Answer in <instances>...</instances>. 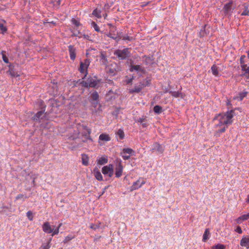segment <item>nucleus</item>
<instances>
[{"label":"nucleus","mask_w":249,"mask_h":249,"mask_svg":"<svg viewBox=\"0 0 249 249\" xmlns=\"http://www.w3.org/2000/svg\"><path fill=\"white\" fill-rule=\"evenodd\" d=\"M235 115L234 110L227 111L224 113L216 114L213 119L214 127L216 129L215 136L218 137L220 133L225 131L226 127L232 124V118Z\"/></svg>","instance_id":"f257e3e1"},{"label":"nucleus","mask_w":249,"mask_h":249,"mask_svg":"<svg viewBox=\"0 0 249 249\" xmlns=\"http://www.w3.org/2000/svg\"><path fill=\"white\" fill-rule=\"evenodd\" d=\"M114 54L116 56L119 60H125L129 58L131 55L130 49L125 48L123 50H116L114 52Z\"/></svg>","instance_id":"f03ea898"},{"label":"nucleus","mask_w":249,"mask_h":249,"mask_svg":"<svg viewBox=\"0 0 249 249\" xmlns=\"http://www.w3.org/2000/svg\"><path fill=\"white\" fill-rule=\"evenodd\" d=\"M150 84V80L147 79H145L142 81H141L139 83L136 84L133 89H129V92L130 93H139L144 87L149 86Z\"/></svg>","instance_id":"7ed1b4c3"},{"label":"nucleus","mask_w":249,"mask_h":249,"mask_svg":"<svg viewBox=\"0 0 249 249\" xmlns=\"http://www.w3.org/2000/svg\"><path fill=\"white\" fill-rule=\"evenodd\" d=\"M101 80H97L96 77H89L86 81L81 82V85L85 88H97L100 83Z\"/></svg>","instance_id":"20e7f679"},{"label":"nucleus","mask_w":249,"mask_h":249,"mask_svg":"<svg viewBox=\"0 0 249 249\" xmlns=\"http://www.w3.org/2000/svg\"><path fill=\"white\" fill-rule=\"evenodd\" d=\"M44 111L45 109L39 111L33 117V120L40 123L43 127H46V126L43 125V123H45L46 121H47L46 113H45Z\"/></svg>","instance_id":"39448f33"},{"label":"nucleus","mask_w":249,"mask_h":249,"mask_svg":"<svg viewBox=\"0 0 249 249\" xmlns=\"http://www.w3.org/2000/svg\"><path fill=\"white\" fill-rule=\"evenodd\" d=\"M124 167L120 159H117L115 160V176L117 178H120L122 176Z\"/></svg>","instance_id":"423d86ee"},{"label":"nucleus","mask_w":249,"mask_h":249,"mask_svg":"<svg viewBox=\"0 0 249 249\" xmlns=\"http://www.w3.org/2000/svg\"><path fill=\"white\" fill-rule=\"evenodd\" d=\"M102 172L104 175H107L109 178L112 177L114 174L113 166L111 164L104 166L102 169Z\"/></svg>","instance_id":"0eeeda50"},{"label":"nucleus","mask_w":249,"mask_h":249,"mask_svg":"<svg viewBox=\"0 0 249 249\" xmlns=\"http://www.w3.org/2000/svg\"><path fill=\"white\" fill-rule=\"evenodd\" d=\"M107 71L114 75L116 72L121 71V67L116 63H111L107 67Z\"/></svg>","instance_id":"6e6552de"},{"label":"nucleus","mask_w":249,"mask_h":249,"mask_svg":"<svg viewBox=\"0 0 249 249\" xmlns=\"http://www.w3.org/2000/svg\"><path fill=\"white\" fill-rule=\"evenodd\" d=\"M145 183V181L142 178H139L136 181L133 182L131 187V191L135 190L141 188Z\"/></svg>","instance_id":"1a4fd4ad"},{"label":"nucleus","mask_w":249,"mask_h":249,"mask_svg":"<svg viewBox=\"0 0 249 249\" xmlns=\"http://www.w3.org/2000/svg\"><path fill=\"white\" fill-rule=\"evenodd\" d=\"M240 65L241 70L244 69L246 67L249 66V58L245 55H242L240 58Z\"/></svg>","instance_id":"9d476101"},{"label":"nucleus","mask_w":249,"mask_h":249,"mask_svg":"<svg viewBox=\"0 0 249 249\" xmlns=\"http://www.w3.org/2000/svg\"><path fill=\"white\" fill-rule=\"evenodd\" d=\"M129 71L130 72L136 71L138 73L141 72L142 73H144L145 72L144 69L140 65H135L132 64V63H130L129 66Z\"/></svg>","instance_id":"9b49d317"},{"label":"nucleus","mask_w":249,"mask_h":249,"mask_svg":"<svg viewBox=\"0 0 249 249\" xmlns=\"http://www.w3.org/2000/svg\"><path fill=\"white\" fill-rule=\"evenodd\" d=\"M232 1H230L226 3L223 8V11L225 15H231L232 13L233 8H232Z\"/></svg>","instance_id":"f8f14e48"},{"label":"nucleus","mask_w":249,"mask_h":249,"mask_svg":"<svg viewBox=\"0 0 249 249\" xmlns=\"http://www.w3.org/2000/svg\"><path fill=\"white\" fill-rule=\"evenodd\" d=\"M115 30H116L115 29L114 30H113V29L110 30L107 36L108 37L116 40L117 41H118L120 39H121L122 38V36L118 33H117V34H115Z\"/></svg>","instance_id":"ddd939ff"},{"label":"nucleus","mask_w":249,"mask_h":249,"mask_svg":"<svg viewBox=\"0 0 249 249\" xmlns=\"http://www.w3.org/2000/svg\"><path fill=\"white\" fill-rule=\"evenodd\" d=\"M68 50L71 59L72 61H74L76 57L75 48L73 46L71 45L68 46Z\"/></svg>","instance_id":"4468645a"},{"label":"nucleus","mask_w":249,"mask_h":249,"mask_svg":"<svg viewBox=\"0 0 249 249\" xmlns=\"http://www.w3.org/2000/svg\"><path fill=\"white\" fill-rule=\"evenodd\" d=\"M42 230L47 233H51L53 232V229L48 222L44 223L42 225Z\"/></svg>","instance_id":"2eb2a0df"},{"label":"nucleus","mask_w":249,"mask_h":249,"mask_svg":"<svg viewBox=\"0 0 249 249\" xmlns=\"http://www.w3.org/2000/svg\"><path fill=\"white\" fill-rule=\"evenodd\" d=\"M152 150L158 151L160 153H162L164 151V148L161 145L157 142H155L152 146Z\"/></svg>","instance_id":"dca6fc26"},{"label":"nucleus","mask_w":249,"mask_h":249,"mask_svg":"<svg viewBox=\"0 0 249 249\" xmlns=\"http://www.w3.org/2000/svg\"><path fill=\"white\" fill-rule=\"evenodd\" d=\"M211 71L212 72V74L215 76H219L220 75V74L219 73V67L216 65H213L211 67Z\"/></svg>","instance_id":"f3484780"},{"label":"nucleus","mask_w":249,"mask_h":249,"mask_svg":"<svg viewBox=\"0 0 249 249\" xmlns=\"http://www.w3.org/2000/svg\"><path fill=\"white\" fill-rule=\"evenodd\" d=\"M241 70L242 73L240 74V76L244 77L246 78L247 81L249 82V66Z\"/></svg>","instance_id":"a211bd4d"},{"label":"nucleus","mask_w":249,"mask_h":249,"mask_svg":"<svg viewBox=\"0 0 249 249\" xmlns=\"http://www.w3.org/2000/svg\"><path fill=\"white\" fill-rule=\"evenodd\" d=\"M142 61L146 65H151L153 62V59L152 56L144 55L142 57Z\"/></svg>","instance_id":"6ab92c4d"},{"label":"nucleus","mask_w":249,"mask_h":249,"mask_svg":"<svg viewBox=\"0 0 249 249\" xmlns=\"http://www.w3.org/2000/svg\"><path fill=\"white\" fill-rule=\"evenodd\" d=\"M240 245L242 247H249V238L248 237H243L240 241Z\"/></svg>","instance_id":"aec40b11"},{"label":"nucleus","mask_w":249,"mask_h":249,"mask_svg":"<svg viewBox=\"0 0 249 249\" xmlns=\"http://www.w3.org/2000/svg\"><path fill=\"white\" fill-rule=\"evenodd\" d=\"M88 66H86L83 64V62H81L80 64L79 71L81 73H85L86 75L88 74Z\"/></svg>","instance_id":"412c9836"},{"label":"nucleus","mask_w":249,"mask_h":249,"mask_svg":"<svg viewBox=\"0 0 249 249\" xmlns=\"http://www.w3.org/2000/svg\"><path fill=\"white\" fill-rule=\"evenodd\" d=\"M244 7V10L243 12L241 13L242 16H249V5L244 3L243 5Z\"/></svg>","instance_id":"4be33fe9"},{"label":"nucleus","mask_w":249,"mask_h":249,"mask_svg":"<svg viewBox=\"0 0 249 249\" xmlns=\"http://www.w3.org/2000/svg\"><path fill=\"white\" fill-rule=\"evenodd\" d=\"M99 99V94L98 92L96 91H94L93 93H92L90 96V101H97Z\"/></svg>","instance_id":"5701e85b"},{"label":"nucleus","mask_w":249,"mask_h":249,"mask_svg":"<svg viewBox=\"0 0 249 249\" xmlns=\"http://www.w3.org/2000/svg\"><path fill=\"white\" fill-rule=\"evenodd\" d=\"M94 175L95 178L99 181L103 180V176L100 171L98 170H94Z\"/></svg>","instance_id":"b1692460"},{"label":"nucleus","mask_w":249,"mask_h":249,"mask_svg":"<svg viewBox=\"0 0 249 249\" xmlns=\"http://www.w3.org/2000/svg\"><path fill=\"white\" fill-rule=\"evenodd\" d=\"M99 140L101 141L107 142L110 140V138L108 134L103 133L100 135Z\"/></svg>","instance_id":"393cba45"},{"label":"nucleus","mask_w":249,"mask_h":249,"mask_svg":"<svg viewBox=\"0 0 249 249\" xmlns=\"http://www.w3.org/2000/svg\"><path fill=\"white\" fill-rule=\"evenodd\" d=\"M82 164L85 166L89 165V157L86 154H82Z\"/></svg>","instance_id":"a878e982"},{"label":"nucleus","mask_w":249,"mask_h":249,"mask_svg":"<svg viewBox=\"0 0 249 249\" xmlns=\"http://www.w3.org/2000/svg\"><path fill=\"white\" fill-rule=\"evenodd\" d=\"M169 93L175 98L181 97L183 98L182 93L180 91H170Z\"/></svg>","instance_id":"bb28decb"},{"label":"nucleus","mask_w":249,"mask_h":249,"mask_svg":"<svg viewBox=\"0 0 249 249\" xmlns=\"http://www.w3.org/2000/svg\"><path fill=\"white\" fill-rule=\"evenodd\" d=\"M108 161V160L107 157H102L101 158H99L97 160V163L99 164L100 165H103L106 163H107Z\"/></svg>","instance_id":"cd10ccee"},{"label":"nucleus","mask_w":249,"mask_h":249,"mask_svg":"<svg viewBox=\"0 0 249 249\" xmlns=\"http://www.w3.org/2000/svg\"><path fill=\"white\" fill-rule=\"evenodd\" d=\"M206 25L203 26L199 33V35L200 37L205 36L207 35V32L206 30Z\"/></svg>","instance_id":"c85d7f7f"},{"label":"nucleus","mask_w":249,"mask_h":249,"mask_svg":"<svg viewBox=\"0 0 249 249\" xmlns=\"http://www.w3.org/2000/svg\"><path fill=\"white\" fill-rule=\"evenodd\" d=\"M210 234L209 229H206L204 231V233L203 235L202 241L203 242H206L209 238V235Z\"/></svg>","instance_id":"c756f323"},{"label":"nucleus","mask_w":249,"mask_h":249,"mask_svg":"<svg viewBox=\"0 0 249 249\" xmlns=\"http://www.w3.org/2000/svg\"><path fill=\"white\" fill-rule=\"evenodd\" d=\"M4 21H0V31L2 34H4L7 32V28L4 25Z\"/></svg>","instance_id":"7c9ffc66"},{"label":"nucleus","mask_w":249,"mask_h":249,"mask_svg":"<svg viewBox=\"0 0 249 249\" xmlns=\"http://www.w3.org/2000/svg\"><path fill=\"white\" fill-rule=\"evenodd\" d=\"M9 72L10 74L12 77H18L19 76V74L17 72L15 71L13 68H12L11 65H10L9 66Z\"/></svg>","instance_id":"2f4dec72"},{"label":"nucleus","mask_w":249,"mask_h":249,"mask_svg":"<svg viewBox=\"0 0 249 249\" xmlns=\"http://www.w3.org/2000/svg\"><path fill=\"white\" fill-rule=\"evenodd\" d=\"M101 13V11L97 9H94L92 12V15L97 18H101L102 17Z\"/></svg>","instance_id":"473e14b6"},{"label":"nucleus","mask_w":249,"mask_h":249,"mask_svg":"<svg viewBox=\"0 0 249 249\" xmlns=\"http://www.w3.org/2000/svg\"><path fill=\"white\" fill-rule=\"evenodd\" d=\"M153 110L155 113L160 114L161 113L162 109L160 106L156 105L154 107Z\"/></svg>","instance_id":"72a5a7b5"},{"label":"nucleus","mask_w":249,"mask_h":249,"mask_svg":"<svg viewBox=\"0 0 249 249\" xmlns=\"http://www.w3.org/2000/svg\"><path fill=\"white\" fill-rule=\"evenodd\" d=\"M116 135L119 137L121 140H123L124 137V133L122 129H119L117 131Z\"/></svg>","instance_id":"f704fd0d"},{"label":"nucleus","mask_w":249,"mask_h":249,"mask_svg":"<svg viewBox=\"0 0 249 249\" xmlns=\"http://www.w3.org/2000/svg\"><path fill=\"white\" fill-rule=\"evenodd\" d=\"M1 53L2 54V59L3 61L6 63H8L9 60L8 57L6 55V52L4 51H2Z\"/></svg>","instance_id":"c9c22d12"},{"label":"nucleus","mask_w":249,"mask_h":249,"mask_svg":"<svg viewBox=\"0 0 249 249\" xmlns=\"http://www.w3.org/2000/svg\"><path fill=\"white\" fill-rule=\"evenodd\" d=\"M91 27L94 28L95 31L97 32H100V29L98 25L94 22L92 21L91 23Z\"/></svg>","instance_id":"e433bc0d"},{"label":"nucleus","mask_w":249,"mask_h":249,"mask_svg":"<svg viewBox=\"0 0 249 249\" xmlns=\"http://www.w3.org/2000/svg\"><path fill=\"white\" fill-rule=\"evenodd\" d=\"M133 152V150L131 148H124L123 149L122 153L131 156Z\"/></svg>","instance_id":"4c0bfd02"},{"label":"nucleus","mask_w":249,"mask_h":249,"mask_svg":"<svg viewBox=\"0 0 249 249\" xmlns=\"http://www.w3.org/2000/svg\"><path fill=\"white\" fill-rule=\"evenodd\" d=\"M225 247L224 245L218 244L215 246H213L212 247V249H225Z\"/></svg>","instance_id":"58836bf2"},{"label":"nucleus","mask_w":249,"mask_h":249,"mask_svg":"<svg viewBox=\"0 0 249 249\" xmlns=\"http://www.w3.org/2000/svg\"><path fill=\"white\" fill-rule=\"evenodd\" d=\"M100 223H96V224H91L90 226V228L94 230H96L100 228Z\"/></svg>","instance_id":"ea45409f"},{"label":"nucleus","mask_w":249,"mask_h":249,"mask_svg":"<svg viewBox=\"0 0 249 249\" xmlns=\"http://www.w3.org/2000/svg\"><path fill=\"white\" fill-rule=\"evenodd\" d=\"M71 36H77L79 38H81L82 37L81 33L78 30L72 32V34Z\"/></svg>","instance_id":"a19ab883"},{"label":"nucleus","mask_w":249,"mask_h":249,"mask_svg":"<svg viewBox=\"0 0 249 249\" xmlns=\"http://www.w3.org/2000/svg\"><path fill=\"white\" fill-rule=\"evenodd\" d=\"M74 237V236L72 235H69L65 237L64 240L63 241V242L64 243H67L68 242L73 239Z\"/></svg>","instance_id":"79ce46f5"},{"label":"nucleus","mask_w":249,"mask_h":249,"mask_svg":"<svg viewBox=\"0 0 249 249\" xmlns=\"http://www.w3.org/2000/svg\"><path fill=\"white\" fill-rule=\"evenodd\" d=\"M26 198H27V196H24L23 194H19L16 196V200L22 199V201H24L25 199H26Z\"/></svg>","instance_id":"37998d69"},{"label":"nucleus","mask_w":249,"mask_h":249,"mask_svg":"<svg viewBox=\"0 0 249 249\" xmlns=\"http://www.w3.org/2000/svg\"><path fill=\"white\" fill-rule=\"evenodd\" d=\"M26 216H27L28 218L32 221L33 220V213H32V212L30 211L27 212V213H26Z\"/></svg>","instance_id":"c03bdc74"},{"label":"nucleus","mask_w":249,"mask_h":249,"mask_svg":"<svg viewBox=\"0 0 249 249\" xmlns=\"http://www.w3.org/2000/svg\"><path fill=\"white\" fill-rule=\"evenodd\" d=\"M122 38L124 40H128V41H131L133 39V37L129 36L127 35H125L123 36H122Z\"/></svg>","instance_id":"a18cd8bd"},{"label":"nucleus","mask_w":249,"mask_h":249,"mask_svg":"<svg viewBox=\"0 0 249 249\" xmlns=\"http://www.w3.org/2000/svg\"><path fill=\"white\" fill-rule=\"evenodd\" d=\"M71 22L76 27H78L80 25L79 21L74 18H72L71 19Z\"/></svg>","instance_id":"49530a36"},{"label":"nucleus","mask_w":249,"mask_h":249,"mask_svg":"<svg viewBox=\"0 0 249 249\" xmlns=\"http://www.w3.org/2000/svg\"><path fill=\"white\" fill-rule=\"evenodd\" d=\"M247 92H242L239 93V98L240 100H242L244 97L246 96Z\"/></svg>","instance_id":"de8ad7c7"},{"label":"nucleus","mask_w":249,"mask_h":249,"mask_svg":"<svg viewBox=\"0 0 249 249\" xmlns=\"http://www.w3.org/2000/svg\"><path fill=\"white\" fill-rule=\"evenodd\" d=\"M122 156L124 160H127L130 159V156L128 154H125L122 153Z\"/></svg>","instance_id":"09e8293b"},{"label":"nucleus","mask_w":249,"mask_h":249,"mask_svg":"<svg viewBox=\"0 0 249 249\" xmlns=\"http://www.w3.org/2000/svg\"><path fill=\"white\" fill-rule=\"evenodd\" d=\"M90 61L89 59H86L84 60V61L83 62V64L85 65L86 66H88L89 67L90 64Z\"/></svg>","instance_id":"8fccbe9b"},{"label":"nucleus","mask_w":249,"mask_h":249,"mask_svg":"<svg viewBox=\"0 0 249 249\" xmlns=\"http://www.w3.org/2000/svg\"><path fill=\"white\" fill-rule=\"evenodd\" d=\"M59 229L57 228H55L54 230L53 229L52 236L58 234L59 233Z\"/></svg>","instance_id":"3c124183"},{"label":"nucleus","mask_w":249,"mask_h":249,"mask_svg":"<svg viewBox=\"0 0 249 249\" xmlns=\"http://www.w3.org/2000/svg\"><path fill=\"white\" fill-rule=\"evenodd\" d=\"M125 82H126V84H127V85H129V84L131 85L132 83V79H130L128 76H126V79H125Z\"/></svg>","instance_id":"603ef678"},{"label":"nucleus","mask_w":249,"mask_h":249,"mask_svg":"<svg viewBox=\"0 0 249 249\" xmlns=\"http://www.w3.org/2000/svg\"><path fill=\"white\" fill-rule=\"evenodd\" d=\"M242 218L243 220H246L249 219V213L246 214H243L242 215Z\"/></svg>","instance_id":"864d4df0"},{"label":"nucleus","mask_w":249,"mask_h":249,"mask_svg":"<svg viewBox=\"0 0 249 249\" xmlns=\"http://www.w3.org/2000/svg\"><path fill=\"white\" fill-rule=\"evenodd\" d=\"M234 231L239 234H241L242 233V230L240 226H237Z\"/></svg>","instance_id":"5fc2aeb1"},{"label":"nucleus","mask_w":249,"mask_h":249,"mask_svg":"<svg viewBox=\"0 0 249 249\" xmlns=\"http://www.w3.org/2000/svg\"><path fill=\"white\" fill-rule=\"evenodd\" d=\"M244 221V220L242 219V215L241 216L239 217L236 219L237 223H241L242 222V221Z\"/></svg>","instance_id":"6e6d98bb"},{"label":"nucleus","mask_w":249,"mask_h":249,"mask_svg":"<svg viewBox=\"0 0 249 249\" xmlns=\"http://www.w3.org/2000/svg\"><path fill=\"white\" fill-rule=\"evenodd\" d=\"M90 133V131L89 130L88 131V134L86 135V136L87 139L92 141V139L90 138V137L89 136Z\"/></svg>","instance_id":"4d7b16f0"},{"label":"nucleus","mask_w":249,"mask_h":249,"mask_svg":"<svg viewBox=\"0 0 249 249\" xmlns=\"http://www.w3.org/2000/svg\"><path fill=\"white\" fill-rule=\"evenodd\" d=\"M42 247L43 249H49L50 248L49 242L47 244L43 245Z\"/></svg>","instance_id":"13d9d810"},{"label":"nucleus","mask_w":249,"mask_h":249,"mask_svg":"<svg viewBox=\"0 0 249 249\" xmlns=\"http://www.w3.org/2000/svg\"><path fill=\"white\" fill-rule=\"evenodd\" d=\"M145 119L142 118H140L138 120V122L141 123V124L144 122Z\"/></svg>","instance_id":"bf43d9fd"},{"label":"nucleus","mask_w":249,"mask_h":249,"mask_svg":"<svg viewBox=\"0 0 249 249\" xmlns=\"http://www.w3.org/2000/svg\"><path fill=\"white\" fill-rule=\"evenodd\" d=\"M142 125L143 126V127H145L147 126V124L146 123H145L144 122H143L142 123Z\"/></svg>","instance_id":"052dcab7"},{"label":"nucleus","mask_w":249,"mask_h":249,"mask_svg":"<svg viewBox=\"0 0 249 249\" xmlns=\"http://www.w3.org/2000/svg\"><path fill=\"white\" fill-rule=\"evenodd\" d=\"M246 202L249 204V195L247 196V198L246 199Z\"/></svg>","instance_id":"680f3d73"},{"label":"nucleus","mask_w":249,"mask_h":249,"mask_svg":"<svg viewBox=\"0 0 249 249\" xmlns=\"http://www.w3.org/2000/svg\"><path fill=\"white\" fill-rule=\"evenodd\" d=\"M101 58H102V59H106V56H105V55L104 54L102 53L101 54Z\"/></svg>","instance_id":"e2e57ef3"},{"label":"nucleus","mask_w":249,"mask_h":249,"mask_svg":"<svg viewBox=\"0 0 249 249\" xmlns=\"http://www.w3.org/2000/svg\"><path fill=\"white\" fill-rule=\"evenodd\" d=\"M82 36H83V37L86 39L89 37L88 35H82Z\"/></svg>","instance_id":"0e129e2a"},{"label":"nucleus","mask_w":249,"mask_h":249,"mask_svg":"<svg viewBox=\"0 0 249 249\" xmlns=\"http://www.w3.org/2000/svg\"><path fill=\"white\" fill-rule=\"evenodd\" d=\"M135 76L133 75H131V77L130 78V79H132V81H133V80L134 79Z\"/></svg>","instance_id":"69168bd1"},{"label":"nucleus","mask_w":249,"mask_h":249,"mask_svg":"<svg viewBox=\"0 0 249 249\" xmlns=\"http://www.w3.org/2000/svg\"><path fill=\"white\" fill-rule=\"evenodd\" d=\"M62 224L61 223H60V224L58 225V227H57V228H58V229H59V228L61 227V226H62Z\"/></svg>","instance_id":"338daca9"},{"label":"nucleus","mask_w":249,"mask_h":249,"mask_svg":"<svg viewBox=\"0 0 249 249\" xmlns=\"http://www.w3.org/2000/svg\"><path fill=\"white\" fill-rule=\"evenodd\" d=\"M247 57H248L249 58V50L247 52Z\"/></svg>","instance_id":"774afa93"}]
</instances>
